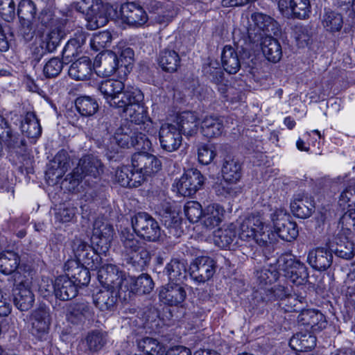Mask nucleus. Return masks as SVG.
Listing matches in <instances>:
<instances>
[{"label": "nucleus", "instance_id": "f257e3e1", "mask_svg": "<svg viewBox=\"0 0 355 355\" xmlns=\"http://www.w3.org/2000/svg\"><path fill=\"white\" fill-rule=\"evenodd\" d=\"M116 108L125 114V116L130 120L132 127L134 123L139 125L141 130L148 131L152 122L144 105V95L139 89L132 88V92L122 96L119 100L116 99Z\"/></svg>", "mask_w": 355, "mask_h": 355}, {"label": "nucleus", "instance_id": "f03ea898", "mask_svg": "<svg viewBox=\"0 0 355 355\" xmlns=\"http://www.w3.org/2000/svg\"><path fill=\"white\" fill-rule=\"evenodd\" d=\"M151 146L148 137L132 127V124L123 125L117 128L110 137V143L106 144L107 150L113 153H118L119 148L134 147L138 150H148Z\"/></svg>", "mask_w": 355, "mask_h": 355}, {"label": "nucleus", "instance_id": "7ed1b4c3", "mask_svg": "<svg viewBox=\"0 0 355 355\" xmlns=\"http://www.w3.org/2000/svg\"><path fill=\"white\" fill-rule=\"evenodd\" d=\"M103 172L101 161L92 155L83 156L80 159L77 166L69 173L64 180V183H69V189H75L83 179L97 178Z\"/></svg>", "mask_w": 355, "mask_h": 355}, {"label": "nucleus", "instance_id": "20e7f679", "mask_svg": "<svg viewBox=\"0 0 355 355\" xmlns=\"http://www.w3.org/2000/svg\"><path fill=\"white\" fill-rule=\"evenodd\" d=\"M73 8L85 15L89 30H96L108 22L101 0H79L73 3Z\"/></svg>", "mask_w": 355, "mask_h": 355}, {"label": "nucleus", "instance_id": "39448f33", "mask_svg": "<svg viewBox=\"0 0 355 355\" xmlns=\"http://www.w3.org/2000/svg\"><path fill=\"white\" fill-rule=\"evenodd\" d=\"M265 223L259 215L251 214L245 218L239 225V236L241 240L254 239L261 246L270 243L268 232L265 231Z\"/></svg>", "mask_w": 355, "mask_h": 355}, {"label": "nucleus", "instance_id": "423d86ee", "mask_svg": "<svg viewBox=\"0 0 355 355\" xmlns=\"http://www.w3.org/2000/svg\"><path fill=\"white\" fill-rule=\"evenodd\" d=\"M133 232L137 236L148 242H157L162 231L157 221L148 213L140 211L131 218Z\"/></svg>", "mask_w": 355, "mask_h": 355}, {"label": "nucleus", "instance_id": "0eeeda50", "mask_svg": "<svg viewBox=\"0 0 355 355\" xmlns=\"http://www.w3.org/2000/svg\"><path fill=\"white\" fill-rule=\"evenodd\" d=\"M278 268L284 276L296 285L304 284L309 279L306 265L289 254L282 255L277 261Z\"/></svg>", "mask_w": 355, "mask_h": 355}, {"label": "nucleus", "instance_id": "6e6552de", "mask_svg": "<svg viewBox=\"0 0 355 355\" xmlns=\"http://www.w3.org/2000/svg\"><path fill=\"white\" fill-rule=\"evenodd\" d=\"M71 248L76 258L75 260L92 270L99 268L102 263L101 254L103 253H100L98 247L94 248L82 239L76 238L72 241Z\"/></svg>", "mask_w": 355, "mask_h": 355}, {"label": "nucleus", "instance_id": "1a4fd4ad", "mask_svg": "<svg viewBox=\"0 0 355 355\" xmlns=\"http://www.w3.org/2000/svg\"><path fill=\"white\" fill-rule=\"evenodd\" d=\"M218 152L223 157L222 175L226 182L236 184L242 176V164L231 154V147L228 144H220Z\"/></svg>", "mask_w": 355, "mask_h": 355}, {"label": "nucleus", "instance_id": "9d476101", "mask_svg": "<svg viewBox=\"0 0 355 355\" xmlns=\"http://www.w3.org/2000/svg\"><path fill=\"white\" fill-rule=\"evenodd\" d=\"M97 270L98 279L103 287L122 291L127 288L128 280L116 265L111 263L101 265Z\"/></svg>", "mask_w": 355, "mask_h": 355}, {"label": "nucleus", "instance_id": "9b49d317", "mask_svg": "<svg viewBox=\"0 0 355 355\" xmlns=\"http://www.w3.org/2000/svg\"><path fill=\"white\" fill-rule=\"evenodd\" d=\"M205 178L196 168L187 170L176 183L178 192L184 197L193 196L204 184Z\"/></svg>", "mask_w": 355, "mask_h": 355}, {"label": "nucleus", "instance_id": "f8f14e48", "mask_svg": "<svg viewBox=\"0 0 355 355\" xmlns=\"http://www.w3.org/2000/svg\"><path fill=\"white\" fill-rule=\"evenodd\" d=\"M189 275L198 283L209 280L216 272V262L209 257L196 258L189 266Z\"/></svg>", "mask_w": 355, "mask_h": 355}, {"label": "nucleus", "instance_id": "ddd939ff", "mask_svg": "<svg viewBox=\"0 0 355 355\" xmlns=\"http://www.w3.org/2000/svg\"><path fill=\"white\" fill-rule=\"evenodd\" d=\"M121 15L124 23L135 28L143 26L148 20V16L143 6L135 1L122 4Z\"/></svg>", "mask_w": 355, "mask_h": 355}, {"label": "nucleus", "instance_id": "4468645a", "mask_svg": "<svg viewBox=\"0 0 355 355\" xmlns=\"http://www.w3.org/2000/svg\"><path fill=\"white\" fill-rule=\"evenodd\" d=\"M113 232L112 225L107 221L98 218L94 222L91 241L100 250V253L108 251Z\"/></svg>", "mask_w": 355, "mask_h": 355}, {"label": "nucleus", "instance_id": "2eb2a0df", "mask_svg": "<svg viewBox=\"0 0 355 355\" xmlns=\"http://www.w3.org/2000/svg\"><path fill=\"white\" fill-rule=\"evenodd\" d=\"M132 88L125 89L123 82L114 79L104 80L98 87V89L103 95L107 102L114 108L117 107L116 99L119 100L122 96L132 92Z\"/></svg>", "mask_w": 355, "mask_h": 355}, {"label": "nucleus", "instance_id": "dca6fc26", "mask_svg": "<svg viewBox=\"0 0 355 355\" xmlns=\"http://www.w3.org/2000/svg\"><path fill=\"white\" fill-rule=\"evenodd\" d=\"M252 32H249V38L253 43H260L261 51L265 57L270 62L276 63L282 56V49L279 41L270 35L266 36H257Z\"/></svg>", "mask_w": 355, "mask_h": 355}, {"label": "nucleus", "instance_id": "f3484780", "mask_svg": "<svg viewBox=\"0 0 355 355\" xmlns=\"http://www.w3.org/2000/svg\"><path fill=\"white\" fill-rule=\"evenodd\" d=\"M159 298L161 302L169 306H182L187 298L185 288L178 283H168L160 288Z\"/></svg>", "mask_w": 355, "mask_h": 355}, {"label": "nucleus", "instance_id": "a211bd4d", "mask_svg": "<svg viewBox=\"0 0 355 355\" xmlns=\"http://www.w3.org/2000/svg\"><path fill=\"white\" fill-rule=\"evenodd\" d=\"M282 214V211H276L271 214L275 232L282 240L291 242L298 236L297 225L296 223L291 221L284 215L279 218Z\"/></svg>", "mask_w": 355, "mask_h": 355}, {"label": "nucleus", "instance_id": "6ab92c4d", "mask_svg": "<svg viewBox=\"0 0 355 355\" xmlns=\"http://www.w3.org/2000/svg\"><path fill=\"white\" fill-rule=\"evenodd\" d=\"M161 148L167 152L177 150L182 144V135L177 126L171 123L163 124L159 131Z\"/></svg>", "mask_w": 355, "mask_h": 355}, {"label": "nucleus", "instance_id": "aec40b11", "mask_svg": "<svg viewBox=\"0 0 355 355\" xmlns=\"http://www.w3.org/2000/svg\"><path fill=\"white\" fill-rule=\"evenodd\" d=\"M297 322L312 333L321 331L327 325L326 317L317 309L302 310L297 316Z\"/></svg>", "mask_w": 355, "mask_h": 355}, {"label": "nucleus", "instance_id": "412c9836", "mask_svg": "<svg viewBox=\"0 0 355 355\" xmlns=\"http://www.w3.org/2000/svg\"><path fill=\"white\" fill-rule=\"evenodd\" d=\"M132 167L146 176L157 173L162 168L161 161L155 155L146 153H137L132 156Z\"/></svg>", "mask_w": 355, "mask_h": 355}, {"label": "nucleus", "instance_id": "4be33fe9", "mask_svg": "<svg viewBox=\"0 0 355 355\" xmlns=\"http://www.w3.org/2000/svg\"><path fill=\"white\" fill-rule=\"evenodd\" d=\"M333 258L331 249L317 247L309 251L306 261L313 270L325 271L332 265Z\"/></svg>", "mask_w": 355, "mask_h": 355}, {"label": "nucleus", "instance_id": "5701e85b", "mask_svg": "<svg viewBox=\"0 0 355 355\" xmlns=\"http://www.w3.org/2000/svg\"><path fill=\"white\" fill-rule=\"evenodd\" d=\"M122 292H126V290L104 287L93 296L94 304L101 311H113Z\"/></svg>", "mask_w": 355, "mask_h": 355}, {"label": "nucleus", "instance_id": "b1692460", "mask_svg": "<svg viewBox=\"0 0 355 355\" xmlns=\"http://www.w3.org/2000/svg\"><path fill=\"white\" fill-rule=\"evenodd\" d=\"M94 314V309L89 302L80 301L69 306L66 317L69 323L78 325L91 319Z\"/></svg>", "mask_w": 355, "mask_h": 355}, {"label": "nucleus", "instance_id": "393cba45", "mask_svg": "<svg viewBox=\"0 0 355 355\" xmlns=\"http://www.w3.org/2000/svg\"><path fill=\"white\" fill-rule=\"evenodd\" d=\"M89 268L82 265L78 261L69 259L64 263L66 277L71 279L78 286H87L90 282Z\"/></svg>", "mask_w": 355, "mask_h": 355}, {"label": "nucleus", "instance_id": "a878e982", "mask_svg": "<svg viewBox=\"0 0 355 355\" xmlns=\"http://www.w3.org/2000/svg\"><path fill=\"white\" fill-rule=\"evenodd\" d=\"M159 215L162 225L168 231V236L180 237L182 231L180 227L182 218L179 213L166 205L159 211Z\"/></svg>", "mask_w": 355, "mask_h": 355}, {"label": "nucleus", "instance_id": "bb28decb", "mask_svg": "<svg viewBox=\"0 0 355 355\" xmlns=\"http://www.w3.org/2000/svg\"><path fill=\"white\" fill-rule=\"evenodd\" d=\"M251 20L253 22L254 28L248 30V33L252 32L253 36L257 34V36L264 37L271 33H275V31L277 29V21L270 16L263 12L252 13Z\"/></svg>", "mask_w": 355, "mask_h": 355}, {"label": "nucleus", "instance_id": "cd10ccee", "mask_svg": "<svg viewBox=\"0 0 355 355\" xmlns=\"http://www.w3.org/2000/svg\"><path fill=\"white\" fill-rule=\"evenodd\" d=\"M315 210L314 201L304 193L294 194L291 202V211L300 218H309Z\"/></svg>", "mask_w": 355, "mask_h": 355}, {"label": "nucleus", "instance_id": "c85d7f7f", "mask_svg": "<svg viewBox=\"0 0 355 355\" xmlns=\"http://www.w3.org/2000/svg\"><path fill=\"white\" fill-rule=\"evenodd\" d=\"M1 141L10 156L19 157L26 153V143L24 137L12 129L1 137Z\"/></svg>", "mask_w": 355, "mask_h": 355}, {"label": "nucleus", "instance_id": "c756f323", "mask_svg": "<svg viewBox=\"0 0 355 355\" xmlns=\"http://www.w3.org/2000/svg\"><path fill=\"white\" fill-rule=\"evenodd\" d=\"M87 33L83 31L76 32L65 44L62 52V59L68 64L83 52V46L85 44Z\"/></svg>", "mask_w": 355, "mask_h": 355}, {"label": "nucleus", "instance_id": "7c9ffc66", "mask_svg": "<svg viewBox=\"0 0 355 355\" xmlns=\"http://www.w3.org/2000/svg\"><path fill=\"white\" fill-rule=\"evenodd\" d=\"M108 339V334L105 331L101 329L89 331L83 340L85 352L88 354L98 352L107 345Z\"/></svg>", "mask_w": 355, "mask_h": 355}, {"label": "nucleus", "instance_id": "2f4dec72", "mask_svg": "<svg viewBox=\"0 0 355 355\" xmlns=\"http://www.w3.org/2000/svg\"><path fill=\"white\" fill-rule=\"evenodd\" d=\"M70 168V157L68 152L61 149L53 157L51 165L46 172L49 178L56 180L62 178L63 175Z\"/></svg>", "mask_w": 355, "mask_h": 355}, {"label": "nucleus", "instance_id": "473e14b6", "mask_svg": "<svg viewBox=\"0 0 355 355\" xmlns=\"http://www.w3.org/2000/svg\"><path fill=\"white\" fill-rule=\"evenodd\" d=\"M157 63L164 71L174 73L180 67L181 58L176 51L168 46L159 51Z\"/></svg>", "mask_w": 355, "mask_h": 355}, {"label": "nucleus", "instance_id": "72a5a7b5", "mask_svg": "<svg viewBox=\"0 0 355 355\" xmlns=\"http://www.w3.org/2000/svg\"><path fill=\"white\" fill-rule=\"evenodd\" d=\"M78 286L65 275L59 276L54 282V295L56 298L67 301L75 297Z\"/></svg>", "mask_w": 355, "mask_h": 355}, {"label": "nucleus", "instance_id": "f704fd0d", "mask_svg": "<svg viewBox=\"0 0 355 355\" xmlns=\"http://www.w3.org/2000/svg\"><path fill=\"white\" fill-rule=\"evenodd\" d=\"M223 119L218 116L209 115L203 118L201 122V133L207 139L217 138L224 132Z\"/></svg>", "mask_w": 355, "mask_h": 355}, {"label": "nucleus", "instance_id": "c9c22d12", "mask_svg": "<svg viewBox=\"0 0 355 355\" xmlns=\"http://www.w3.org/2000/svg\"><path fill=\"white\" fill-rule=\"evenodd\" d=\"M93 67L90 58L83 56L71 64L68 73L76 80H87L92 75Z\"/></svg>", "mask_w": 355, "mask_h": 355}, {"label": "nucleus", "instance_id": "e433bc0d", "mask_svg": "<svg viewBox=\"0 0 355 355\" xmlns=\"http://www.w3.org/2000/svg\"><path fill=\"white\" fill-rule=\"evenodd\" d=\"M126 291L129 293L144 295L150 293L154 288L155 284L151 277L148 274H141L137 278L128 279Z\"/></svg>", "mask_w": 355, "mask_h": 355}, {"label": "nucleus", "instance_id": "4c0bfd02", "mask_svg": "<svg viewBox=\"0 0 355 355\" xmlns=\"http://www.w3.org/2000/svg\"><path fill=\"white\" fill-rule=\"evenodd\" d=\"M177 125L181 135L193 136L198 132V116L195 112H183L177 117Z\"/></svg>", "mask_w": 355, "mask_h": 355}, {"label": "nucleus", "instance_id": "58836bf2", "mask_svg": "<svg viewBox=\"0 0 355 355\" xmlns=\"http://www.w3.org/2000/svg\"><path fill=\"white\" fill-rule=\"evenodd\" d=\"M126 263L136 271H144L149 265L151 255L146 245L123 257Z\"/></svg>", "mask_w": 355, "mask_h": 355}, {"label": "nucleus", "instance_id": "ea45409f", "mask_svg": "<svg viewBox=\"0 0 355 355\" xmlns=\"http://www.w3.org/2000/svg\"><path fill=\"white\" fill-rule=\"evenodd\" d=\"M237 225L230 223L226 227L219 228L214 232V241L220 248H228L236 240Z\"/></svg>", "mask_w": 355, "mask_h": 355}, {"label": "nucleus", "instance_id": "a19ab883", "mask_svg": "<svg viewBox=\"0 0 355 355\" xmlns=\"http://www.w3.org/2000/svg\"><path fill=\"white\" fill-rule=\"evenodd\" d=\"M135 234L128 228H124L121 231L119 236L123 257L146 245L137 239Z\"/></svg>", "mask_w": 355, "mask_h": 355}, {"label": "nucleus", "instance_id": "79ce46f5", "mask_svg": "<svg viewBox=\"0 0 355 355\" xmlns=\"http://www.w3.org/2000/svg\"><path fill=\"white\" fill-rule=\"evenodd\" d=\"M225 214L224 208L218 204L208 205L202 216L203 225L208 229L218 226L223 220Z\"/></svg>", "mask_w": 355, "mask_h": 355}, {"label": "nucleus", "instance_id": "37998d69", "mask_svg": "<svg viewBox=\"0 0 355 355\" xmlns=\"http://www.w3.org/2000/svg\"><path fill=\"white\" fill-rule=\"evenodd\" d=\"M222 66L230 74H235L241 68L237 51L230 45H225L221 53Z\"/></svg>", "mask_w": 355, "mask_h": 355}, {"label": "nucleus", "instance_id": "c03bdc74", "mask_svg": "<svg viewBox=\"0 0 355 355\" xmlns=\"http://www.w3.org/2000/svg\"><path fill=\"white\" fill-rule=\"evenodd\" d=\"M13 292L14 304L19 310L26 311L32 308L35 298L30 289L20 284L13 290Z\"/></svg>", "mask_w": 355, "mask_h": 355}, {"label": "nucleus", "instance_id": "a18cd8bd", "mask_svg": "<svg viewBox=\"0 0 355 355\" xmlns=\"http://www.w3.org/2000/svg\"><path fill=\"white\" fill-rule=\"evenodd\" d=\"M331 248V252H334L337 257L341 259L351 260L354 257V244L346 236H342L338 234L335 238Z\"/></svg>", "mask_w": 355, "mask_h": 355}, {"label": "nucleus", "instance_id": "49530a36", "mask_svg": "<svg viewBox=\"0 0 355 355\" xmlns=\"http://www.w3.org/2000/svg\"><path fill=\"white\" fill-rule=\"evenodd\" d=\"M299 332L295 334L290 340L289 345L295 351L308 352L316 345V337L311 331Z\"/></svg>", "mask_w": 355, "mask_h": 355}, {"label": "nucleus", "instance_id": "de8ad7c7", "mask_svg": "<svg viewBox=\"0 0 355 355\" xmlns=\"http://www.w3.org/2000/svg\"><path fill=\"white\" fill-rule=\"evenodd\" d=\"M321 23L324 29L329 33L340 31L343 26V15L338 12L325 9L321 17Z\"/></svg>", "mask_w": 355, "mask_h": 355}, {"label": "nucleus", "instance_id": "09e8293b", "mask_svg": "<svg viewBox=\"0 0 355 355\" xmlns=\"http://www.w3.org/2000/svg\"><path fill=\"white\" fill-rule=\"evenodd\" d=\"M116 55L112 53V51L103 52L99 57V72L105 76H110L116 71L122 73Z\"/></svg>", "mask_w": 355, "mask_h": 355}, {"label": "nucleus", "instance_id": "8fccbe9b", "mask_svg": "<svg viewBox=\"0 0 355 355\" xmlns=\"http://www.w3.org/2000/svg\"><path fill=\"white\" fill-rule=\"evenodd\" d=\"M119 60L118 62L120 64V69L123 73L130 72L132 69V64L134 62L135 53L132 48L127 46L123 44H119L112 51Z\"/></svg>", "mask_w": 355, "mask_h": 355}, {"label": "nucleus", "instance_id": "3c124183", "mask_svg": "<svg viewBox=\"0 0 355 355\" xmlns=\"http://www.w3.org/2000/svg\"><path fill=\"white\" fill-rule=\"evenodd\" d=\"M21 130L27 137L38 138L42 134V127L36 114L33 112H28L24 119L21 121Z\"/></svg>", "mask_w": 355, "mask_h": 355}, {"label": "nucleus", "instance_id": "603ef678", "mask_svg": "<svg viewBox=\"0 0 355 355\" xmlns=\"http://www.w3.org/2000/svg\"><path fill=\"white\" fill-rule=\"evenodd\" d=\"M20 257L19 254L11 250L0 253V272L4 275L13 273L19 267Z\"/></svg>", "mask_w": 355, "mask_h": 355}, {"label": "nucleus", "instance_id": "864d4df0", "mask_svg": "<svg viewBox=\"0 0 355 355\" xmlns=\"http://www.w3.org/2000/svg\"><path fill=\"white\" fill-rule=\"evenodd\" d=\"M75 105L80 115L86 117L94 115L99 108L97 101L89 96H80L76 98Z\"/></svg>", "mask_w": 355, "mask_h": 355}, {"label": "nucleus", "instance_id": "5fc2aeb1", "mask_svg": "<svg viewBox=\"0 0 355 355\" xmlns=\"http://www.w3.org/2000/svg\"><path fill=\"white\" fill-rule=\"evenodd\" d=\"M165 270L171 281L182 282L186 277L187 263L184 259H172L166 266Z\"/></svg>", "mask_w": 355, "mask_h": 355}, {"label": "nucleus", "instance_id": "6e6d98bb", "mask_svg": "<svg viewBox=\"0 0 355 355\" xmlns=\"http://www.w3.org/2000/svg\"><path fill=\"white\" fill-rule=\"evenodd\" d=\"M137 346L146 355H163L165 352L164 345L153 338L145 337L139 340Z\"/></svg>", "mask_w": 355, "mask_h": 355}, {"label": "nucleus", "instance_id": "4d7b16f0", "mask_svg": "<svg viewBox=\"0 0 355 355\" xmlns=\"http://www.w3.org/2000/svg\"><path fill=\"white\" fill-rule=\"evenodd\" d=\"M290 15L292 18L305 19L309 17L311 4L309 0H289Z\"/></svg>", "mask_w": 355, "mask_h": 355}, {"label": "nucleus", "instance_id": "13d9d810", "mask_svg": "<svg viewBox=\"0 0 355 355\" xmlns=\"http://www.w3.org/2000/svg\"><path fill=\"white\" fill-rule=\"evenodd\" d=\"M290 293L288 287L283 285H275L270 288H266L261 293L262 301L266 302L279 300L281 302Z\"/></svg>", "mask_w": 355, "mask_h": 355}, {"label": "nucleus", "instance_id": "bf43d9fd", "mask_svg": "<svg viewBox=\"0 0 355 355\" xmlns=\"http://www.w3.org/2000/svg\"><path fill=\"white\" fill-rule=\"evenodd\" d=\"M37 13V6L32 0H21L18 4L17 15L19 21H33Z\"/></svg>", "mask_w": 355, "mask_h": 355}, {"label": "nucleus", "instance_id": "052dcab7", "mask_svg": "<svg viewBox=\"0 0 355 355\" xmlns=\"http://www.w3.org/2000/svg\"><path fill=\"white\" fill-rule=\"evenodd\" d=\"M36 21V26L38 28H51L56 26L58 18L51 9L44 8L39 12Z\"/></svg>", "mask_w": 355, "mask_h": 355}, {"label": "nucleus", "instance_id": "680f3d73", "mask_svg": "<svg viewBox=\"0 0 355 355\" xmlns=\"http://www.w3.org/2000/svg\"><path fill=\"white\" fill-rule=\"evenodd\" d=\"M197 151L198 159L203 165L209 164L216 155V146L213 144H200Z\"/></svg>", "mask_w": 355, "mask_h": 355}, {"label": "nucleus", "instance_id": "e2e57ef3", "mask_svg": "<svg viewBox=\"0 0 355 355\" xmlns=\"http://www.w3.org/2000/svg\"><path fill=\"white\" fill-rule=\"evenodd\" d=\"M65 62L58 57L49 60L44 66L43 73L46 78L57 77L62 71Z\"/></svg>", "mask_w": 355, "mask_h": 355}, {"label": "nucleus", "instance_id": "0e129e2a", "mask_svg": "<svg viewBox=\"0 0 355 355\" xmlns=\"http://www.w3.org/2000/svg\"><path fill=\"white\" fill-rule=\"evenodd\" d=\"M76 214V208L66 204L60 205L55 210V220L59 223H69L73 220Z\"/></svg>", "mask_w": 355, "mask_h": 355}, {"label": "nucleus", "instance_id": "69168bd1", "mask_svg": "<svg viewBox=\"0 0 355 355\" xmlns=\"http://www.w3.org/2000/svg\"><path fill=\"white\" fill-rule=\"evenodd\" d=\"M184 214L191 223H196L202 218L204 211L201 205L196 201H190L184 205Z\"/></svg>", "mask_w": 355, "mask_h": 355}, {"label": "nucleus", "instance_id": "338daca9", "mask_svg": "<svg viewBox=\"0 0 355 355\" xmlns=\"http://www.w3.org/2000/svg\"><path fill=\"white\" fill-rule=\"evenodd\" d=\"M112 42V35L108 31L99 32L95 34L91 39L90 44L92 48L99 51L108 47Z\"/></svg>", "mask_w": 355, "mask_h": 355}, {"label": "nucleus", "instance_id": "774afa93", "mask_svg": "<svg viewBox=\"0 0 355 355\" xmlns=\"http://www.w3.org/2000/svg\"><path fill=\"white\" fill-rule=\"evenodd\" d=\"M305 302V297L293 295L290 293L281 302H279V306L285 312H293L297 311L300 304Z\"/></svg>", "mask_w": 355, "mask_h": 355}]
</instances>
